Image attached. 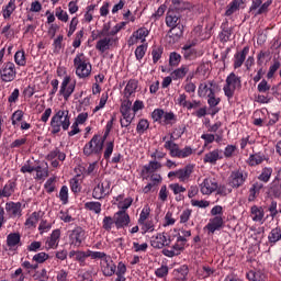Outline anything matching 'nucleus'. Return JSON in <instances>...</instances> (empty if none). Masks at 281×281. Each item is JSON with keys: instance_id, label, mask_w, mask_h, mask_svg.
Returning <instances> with one entry per match:
<instances>
[{"instance_id": "obj_1", "label": "nucleus", "mask_w": 281, "mask_h": 281, "mask_svg": "<svg viewBox=\"0 0 281 281\" xmlns=\"http://www.w3.org/2000/svg\"><path fill=\"white\" fill-rule=\"evenodd\" d=\"M109 30H111V24H104L103 29L99 33V36L103 37L97 42L95 49L104 54L111 47H117L119 38L117 36H110Z\"/></svg>"}, {"instance_id": "obj_2", "label": "nucleus", "mask_w": 281, "mask_h": 281, "mask_svg": "<svg viewBox=\"0 0 281 281\" xmlns=\"http://www.w3.org/2000/svg\"><path fill=\"white\" fill-rule=\"evenodd\" d=\"M69 126H71V122L67 110L57 111L50 120V128L54 135L60 133V127L63 131H68Z\"/></svg>"}, {"instance_id": "obj_3", "label": "nucleus", "mask_w": 281, "mask_h": 281, "mask_svg": "<svg viewBox=\"0 0 281 281\" xmlns=\"http://www.w3.org/2000/svg\"><path fill=\"white\" fill-rule=\"evenodd\" d=\"M190 8H192V4L186 3V2H183V7L171 5L166 13V19H165L166 25L168 27H175L177 25H181V21H182L181 12L182 10H190Z\"/></svg>"}, {"instance_id": "obj_4", "label": "nucleus", "mask_w": 281, "mask_h": 281, "mask_svg": "<svg viewBox=\"0 0 281 281\" xmlns=\"http://www.w3.org/2000/svg\"><path fill=\"white\" fill-rule=\"evenodd\" d=\"M74 67L78 78H89L91 76V63L85 56V53H79L74 59Z\"/></svg>"}, {"instance_id": "obj_5", "label": "nucleus", "mask_w": 281, "mask_h": 281, "mask_svg": "<svg viewBox=\"0 0 281 281\" xmlns=\"http://www.w3.org/2000/svg\"><path fill=\"white\" fill-rule=\"evenodd\" d=\"M175 136L170 135V140L165 142V148L170 153L172 157H178V159H186V157H190L194 150L190 146H186L183 149L179 148L177 143L172 142Z\"/></svg>"}, {"instance_id": "obj_6", "label": "nucleus", "mask_w": 281, "mask_h": 281, "mask_svg": "<svg viewBox=\"0 0 281 281\" xmlns=\"http://www.w3.org/2000/svg\"><path fill=\"white\" fill-rule=\"evenodd\" d=\"M241 86L240 77L236 76L234 72H231L226 78V83L223 87V91L228 100H231V98H234L236 89H240Z\"/></svg>"}, {"instance_id": "obj_7", "label": "nucleus", "mask_w": 281, "mask_h": 281, "mask_svg": "<svg viewBox=\"0 0 281 281\" xmlns=\"http://www.w3.org/2000/svg\"><path fill=\"white\" fill-rule=\"evenodd\" d=\"M104 148V138H101L98 135H94L91 140L85 145L83 155L90 157V155H100Z\"/></svg>"}, {"instance_id": "obj_8", "label": "nucleus", "mask_w": 281, "mask_h": 281, "mask_svg": "<svg viewBox=\"0 0 281 281\" xmlns=\"http://www.w3.org/2000/svg\"><path fill=\"white\" fill-rule=\"evenodd\" d=\"M95 187L92 191L93 199H104V196H109L111 194V181L105 180L101 182L99 179L94 180Z\"/></svg>"}, {"instance_id": "obj_9", "label": "nucleus", "mask_w": 281, "mask_h": 281, "mask_svg": "<svg viewBox=\"0 0 281 281\" xmlns=\"http://www.w3.org/2000/svg\"><path fill=\"white\" fill-rule=\"evenodd\" d=\"M16 78V66L14 63H4L0 69V79L2 82H13Z\"/></svg>"}, {"instance_id": "obj_10", "label": "nucleus", "mask_w": 281, "mask_h": 281, "mask_svg": "<svg viewBox=\"0 0 281 281\" xmlns=\"http://www.w3.org/2000/svg\"><path fill=\"white\" fill-rule=\"evenodd\" d=\"M216 190H218V182H216V179H214L212 177L205 178L200 183L201 194L210 196V194H213V192H216Z\"/></svg>"}, {"instance_id": "obj_11", "label": "nucleus", "mask_w": 281, "mask_h": 281, "mask_svg": "<svg viewBox=\"0 0 281 281\" xmlns=\"http://www.w3.org/2000/svg\"><path fill=\"white\" fill-rule=\"evenodd\" d=\"M100 267L105 278H111L117 272V266H115V262H113V259H111V257L101 260Z\"/></svg>"}, {"instance_id": "obj_12", "label": "nucleus", "mask_w": 281, "mask_h": 281, "mask_svg": "<svg viewBox=\"0 0 281 281\" xmlns=\"http://www.w3.org/2000/svg\"><path fill=\"white\" fill-rule=\"evenodd\" d=\"M245 181H247V175L243 173V171H232L228 177V186L231 188L238 189L245 184Z\"/></svg>"}, {"instance_id": "obj_13", "label": "nucleus", "mask_w": 281, "mask_h": 281, "mask_svg": "<svg viewBox=\"0 0 281 281\" xmlns=\"http://www.w3.org/2000/svg\"><path fill=\"white\" fill-rule=\"evenodd\" d=\"M150 245L154 249H164V247L170 245V236L166 233H159L151 237Z\"/></svg>"}, {"instance_id": "obj_14", "label": "nucleus", "mask_w": 281, "mask_h": 281, "mask_svg": "<svg viewBox=\"0 0 281 281\" xmlns=\"http://www.w3.org/2000/svg\"><path fill=\"white\" fill-rule=\"evenodd\" d=\"M86 236L87 233L85 232V229H82V227H76L69 234L70 245H74L75 247H80Z\"/></svg>"}, {"instance_id": "obj_15", "label": "nucleus", "mask_w": 281, "mask_h": 281, "mask_svg": "<svg viewBox=\"0 0 281 281\" xmlns=\"http://www.w3.org/2000/svg\"><path fill=\"white\" fill-rule=\"evenodd\" d=\"M71 77L66 76L61 82L59 93L64 97V100H69L71 93L76 90V85L70 83ZM70 83V85H69Z\"/></svg>"}, {"instance_id": "obj_16", "label": "nucleus", "mask_w": 281, "mask_h": 281, "mask_svg": "<svg viewBox=\"0 0 281 281\" xmlns=\"http://www.w3.org/2000/svg\"><path fill=\"white\" fill-rule=\"evenodd\" d=\"M148 34H150L148 29L140 27L132 34V36L130 37L127 43L130 46L137 44L138 41H142V43H144L146 41V36H148Z\"/></svg>"}, {"instance_id": "obj_17", "label": "nucleus", "mask_w": 281, "mask_h": 281, "mask_svg": "<svg viewBox=\"0 0 281 281\" xmlns=\"http://www.w3.org/2000/svg\"><path fill=\"white\" fill-rule=\"evenodd\" d=\"M131 223V217L126 211H120L114 216V224L116 225L117 229L122 227H126Z\"/></svg>"}, {"instance_id": "obj_18", "label": "nucleus", "mask_w": 281, "mask_h": 281, "mask_svg": "<svg viewBox=\"0 0 281 281\" xmlns=\"http://www.w3.org/2000/svg\"><path fill=\"white\" fill-rule=\"evenodd\" d=\"M214 94V82H203L200 83L198 89L199 98H210V95Z\"/></svg>"}, {"instance_id": "obj_19", "label": "nucleus", "mask_w": 281, "mask_h": 281, "mask_svg": "<svg viewBox=\"0 0 281 281\" xmlns=\"http://www.w3.org/2000/svg\"><path fill=\"white\" fill-rule=\"evenodd\" d=\"M60 243V229H55L52 232L50 236L46 239V249H57Z\"/></svg>"}, {"instance_id": "obj_20", "label": "nucleus", "mask_w": 281, "mask_h": 281, "mask_svg": "<svg viewBox=\"0 0 281 281\" xmlns=\"http://www.w3.org/2000/svg\"><path fill=\"white\" fill-rule=\"evenodd\" d=\"M192 172H194V166L188 165L182 169L177 170V178L182 183H186V181H189L190 177L192 176Z\"/></svg>"}, {"instance_id": "obj_21", "label": "nucleus", "mask_w": 281, "mask_h": 281, "mask_svg": "<svg viewBox=\"0 0 281 281\" xmlns=\"http://www.w3.org/2000/svg\"><path fill=\"white\" fill-rule=\"evenodd\" d=\"M5 212L13 218L21 216V202H7Z\"/></svg>"}, {"instance_id": "obj_22", "label": "nucleus", "mask_w": 281, "mask_h": 281, "mask_svg": "<svg viewBox=\"0 0 281 281\" xmlns=\"http://www.w3.org/2000/svg\"><path fill=\"white\" fill-rule=\"evenodd\" d=\"M247 54H249L248 46H245L241 52H237L235 54V60H234V68L239 69V67H243V63H245L247 58Z\"/></svg>"}, {"instance_id": "obj_23", "label": "nucleus", "mask_w": 281, "mask_h": 281, "mask_svg": "<svg viewBox=\"0 0 281 281\" xmlns=\"http://www.w3.org/2000/svg\"><path fill=\"white\" fill-rule=\"evenodd\" d=\"M250 216L255 223L262 222V218H265V209H262V206L252 205L250 207Z\"/></svg>"}, {"instance_id": "obj_24", "label": "nucleus", "mask_w": 281, "mask_h": 281, "mask_svg": "<svg viewBox=\"0 0 281 281\" xmlns=\"http://www.w3.org/2000/svg\"><path fill=\"white\" fill-rule=\"evenodd\" d=\"M223 227V217L221 215H217L210 220V223L206 225V229L211 232V234H214L216 229H221Z\"/></svg>"}, {"instance_id": "obj_25", "label": "nucleus", "mask_w": 281, "mask_h": 281, "mask_svg": "<svg viewBox=\"0 0 281 281\" xmlns=\"http://www.w3.org/2000/svg\"><path fill=\"white\" fill-rule=\"evenodd\" d=\"M161 168V165L157 160H151L147 166H144L142 169V175H153V172H157Z\"/></svg>"}, {"instance_id": "obj_26", "label": "nucleus", "mask_w": 281, "mask_h": 281, "mask_svg": "<svg viewBox=\"0 0 281 281\" xmlns=\"http://www.w3.org/2000/svg\"><path fill=\"white\" fill-rule=\"evenodd\" d=\"M240 5H243V0H233L227 7L225 16H232L235 12L240 10Z\"/></svg>"}, {"instance_id": "obj_27", "label": "nucleus", "mask_w": 281, "mask_h": 281, "mask_svg": "<svg viewBox=\"0 0 281 281\" xmlns=\"http://www.w3.org/2000/svg\"><path fill=\"white\" fill-rule=\"evenodd\" d=\"M16 183L9 181L2 190H0V198H10L11 194H14Z\"/></svg>"}, {"instance_id": "obj_28", "label": "nucleus", "mask_w": 281, "mask_h": 281, "mask_svg": "<svg viewBox=\"0 0 281 281\" xmlns=\"http://www.w3.org/2000/svg\"><path fill=\"white\" fill-rule=\"evenodd\" d=\"M221 159V154L218 149H214L213 151H210L204 155V164H216L217 160Z\"/></svg>"}, {"instance_id": "obj_29", "label": "nucleus", "mask_w": 281, "mask_h": 281, "mask_svg": "<svg viewBox=\"0 0 281 281\" xmlns=\"http://www.w3.org/2000/svg\"><path fill=\"white\" fill-rule=\"evenodd\" d=\"M188 71H190V68L188 66H181L180 68L171 72V78L173 80H182L184 76H188Z\"/></svg>"}, {"instance_id": "obj_30", "label": "nucleus", "mask_w": 281, "mask_h": 281, "mask_svg": "<svg viewBox=\"0 0 281 281\" xmlns=\"http://www.w3.org/2000/svg\"><path fill=\"white\" fill-rule=\"evenodd\" d=\"M232 34H233L232 26H229L228 24H222V32L220 34L221 41H224V43H227V41H229V38L232 37Z\"/></svg>"}, {"instance_id": "obj_31", "label": "nucleus", "mask_w": 281, "mask_h": 281, "mask_svg": "<svg viewBox=\"0 0 281 281\" xmlns=\"http://www.w3.org/2000/svg\"><path fill=\"white\" fill-rule=\"evenodd\" d=\"M115 274L117 277L115 281H126V277H124L126 274V265L124 262H119Z\"/></svg>"}, {"instance_id": "obj_32", "label": "nucleus", "mask_w": 281, "mask_h": 281, "mask_svg": "<svg viewBox=\"0 0 281 281\" xmlns=\"http://www.w3.org/2000/svg\"><path fill=\"white\" fill-rule=\"evenodd\" d=\"M268 240L271 245H276V243L281 240V229L279 227L273 228L268 236Z\"/></svg>"}, {"instance_id": "obj_33", "label": "nucleus", "mask_w": 281, "mask_h": 281, "mask_svg": "<svg viewBox=\"0 0 281 281\" xmlns=\"http://www.w3.org/2000/svg\"><path fill=\"white\" fill-rule=\"evenodd\" d=\"M169 36L171 38H181L183 36V25L171 26L169 30Z\"/></svg>"}, {"instance_id": "obj_34", "label": "nucleus", "mask_w": 281, "mask_h": 281, "mask_svg": "<svg viewBox=\"0 0 281 281\" xmlns=\"http://www.w3.org/2000/svg\"><path fill=\"white\" fill-rule=\"evenodd\" d=\"M21 243V235L18 233H11L7 237L8 247H16V244Z\"/></svg>"}, {"instance_id": "obj_35", "label": "nucleus", "mask_w": 281, "mask_h": 281, "mask_svg": "<svg viewBox=\"0 0 281 281\" xmlns=\"http://www.w3.org/2000/svg\"><path fill=\"white\" fill-rule=\"evenodd\" d=\"M86 210L94 212V214H100L102 212V204L100 202H87L85 204Z\"/></svg>"}, {"instance_id": "obj_36", "label": "nucleus", "mask_w": 281, "mask_h": 281, "mask_svg": "<svg viewBox=\"0 0 281 281\" xmlns=\"http://www.w3.org/2000/svg\"><path fill=\"white\" fill-rule=\"evenodd\" d=\"M137 90V81L130 80L124 89V95L128 98L132 93H134Z\"/></svg>"}, {"instance_id": "obj_37", "label": "nucleus", "mask_w": 281, "mask_h": 281, "mask_svg": "<svg viewBox=\"0 0 281 281\" xmlns=\"http://www.w3.org/2000/svg\"><path fill=\"white\" fill-rule=\"evenodd\" d=\"M247 278L250 281H265L266 277L265 273H262L261 271L251 270L247 273Z\"/></svg>"}, {"instance_id": "obj_38", "label": "nucleus", "mask_w": 281, "mask_h": 281, "mask_svg": "<svg viewBox=\"0 0 281 281\" xmlns=\"http://www.w3.org/2000/svg\"><path fill=\"white\" fill-rule=\"evenodd\" d=\"M15 64L19 65V67H25L26 60H25V52L24 50H18L14 55Z\"/></svg>"}, {"instance_id": "obj_39", "label": "nucleus", "mask_w": 281, "mask_h": 281, "mask_svg": "<svg viewBox=\"0 0 281 281\" xmlns=\"http://www.w3.org/2000/svg\"><path fill=\"white\" fill-rule=\"evenodd\" d=\"M271 175H273V169L266 167L262 169L261 175L258 177V179L259 181H263V183H267L271 179Z\"/></svg>"}, {"instance_id": "obj_40", "label": "nucleus", "mask_w": 281, "mask_h": 281, "mask_svg": "<svg viewBox=\"0 0 281 281\" xmlns=\"http://www.w3.org/2000/svg\"><path fill=\"white\" fill-rule=\"evenodd\" d=\"M59 199L63 205H67L69 203V188L67 186H63L59 191Z\"/></svg>"}, {"instance_id": "obj_41", "label": "nucleus", "mask_w": 281, "mask_h": 281, "mask_svg": "<svg viewBox=\"0 0 281 281\" xmlns=\"http://www.w3.org/2000/svg\"><path fill=\"white\" fill-rule=\"evenodd\" d=\"M271 191L273 192L274 196L281 199V181L280 179L276 178L271 183Z\"/></svg>"}, {"instance_id": "obj_42", "label": "nucleus", "mask_w": 281, "mask_h": 281, "mask_svg": "<svg viewBox=\"0 0 281 281\" xmlns=\"http://www.w3.org/2000/svg\"><path fill=\"white\" fill-rule=\"evenodd\" d=\"M14 10H16V5L14 4V1H10L8 5L3 9V19H10Z\"/></svg>"}, {"instance_id": "obj_43", "label": "nucleus", "mask_w": 281, "mask_h": 281, "mask_svg": "<svg viewBox=\"0 0 281 281\" xmlns=\"http://www.w3.org/2000/svg\"><path fill=\"white\" fill-rule=\"evenodd\" d=\"M182 49H183V56L187 60H192V58H194L196 52L192 49V45H184Z\"/></svg>"}, {"instance_id": "obj_44", "label": "nucleus", "mask_w": 281, "mask_h": 281, "mask_svg": "<svg viewBox=\"0 0 281 281\" xmlns=\"http://www.w3.org/2000/svg\"><path fill=\"white\" fill-rule=\"evenodd\" d=\"M149 126L150 123H148V120L142 119L137 124L136 131L142 135L143 133H146V131H148Z\"/></svg>"}, {"instance_id": "obj_45", "label": "nucleus", "mask_w": 281, "mask_h": 281, "mask_svg": "<svg viewBox=\"0 0 281 281\" xmlns=\"http://www.w3.org/2000/svg\"><path fill=\"white\" fill-rule=\"evenodd\" d=\"M89 254V258H91L92 260H105V258H109V256H106V254L102 252V251H91L88 250Z\"/></svg>"}, {"instance_id": "obj_46", "label": "nucleus", "mask_w": 281, "mask_h": 281, "mask_svg": "<svg viewBox=\"0 0 281 281\" xmlns=\"http://www.w3.org/2000/svg\"><path fill=\"white\" fill-rule=\"evenodd\" d=\"M257 91H259V93H269V91H271V85H269V82H267V80L263 79L257 86Z\"/></svg>"}, {"instance_id": "obj_47", "label": "nucleus", "mask_w": 281, "mask_h": 281, "mask_svg": "<svg viewBox=\"0 0 281 281\" xmlns=\"http://www.w3.org/2000/svg\"><path fill=\"white\" fill-rule=\"evenodd\" d=\"M36 223H38V213L34 212L26 220L25 226L26 227H36Z\"/></svg>"}, {"instance_id": "obj_48", "label": "nucleus", "mask_w": 281, "mask_h": 281, "mask_svg": "<svg viewBox=\"0 0 281 281\" xmlns=\"http://www.w3.org/2000/svg\"><path fill=\"white\" fill-rule=\"evenodd\" d=\"M179 63H181V55L178 53H171L169 56V65L170 67H178Z\"/></svg>"}, {"instance_id": "obj_49", "label": "nucleus", "mask_w": 281, "mask_h": 281, "mask_svg": "<svg viewBox=\"0 0 281 281\" xmlns=\"http://www.w3.org/2000/svg\"><path fill=\"white\" fill-rule=\"evenodd\" d=\"M55 15L59 21H63L64 23H67L69 21V14L63 10V8H57L55 11Z\"/></svg>"}, {"instance_id": "obj_50", "label": "nucleus", "mask_w": 281, "mask_h": 281, "mask_svg": "<svg viewBox=\"0 0 281 281\" xmlns=\"http://www.w3.org/2000/svg\"><path fill=\"white\" fill-rule=\"evenodd\" d=\"M131 106H133V102H131V100L123 101L121 105L122 115H131Z\"/></svg>"}, {"instance_id": "obj_51", "label": "nucleus", "mask_w": 281, "mask_h": 281, "mask_svg": "<svg viewBox=\"0 0 281 281\" xmlns=\"http://www.w3.org/2000/svg\"><path fill=\"white\" fill-rule=\"evenodd\" d=\"M262 161H265V158L259 154H254L249 157L250 166H259V164H262Z\"/></svg>"}, {"instance_id": "obj_52", "label": "nucleus", "mask_w": 281, "mask_h": 281, "mask_svg": "<svg viewBox=\"0 0 281 281\" xmlns=\"http://www.w3.org/2000/svg\"><path fill=\"white\" fill-rule=\"evenodd\" d=\"M139 225L142 226L143 234H146V232H155V224L153 221H145Z\"/></svg>"}, {"instance_id": "obj_53", "label": "nucleus", "mask_w": 281, "mask_h": 281, "mask_svg": "<svg viewBox=\"0 0 281 281\" xmlns=\"http://www.w3.org/2000/svg\"><path fill=\"white\" fill-rule=\"evenodd\" d=\"M48 259H49V255H47L46 252H38L33 256V261L40 265H43V262H45V260H48Z\"/></svg>"}, {"instance_id": "obj_54", "label": "nucleus", "mask_w": 281, "mask_h": 281, "mask_svg": "<svg viewBox=\"0 0 281 281\" xmlns=\"http://www.w3.org/2000/svg\"><path fill=\"white\" fill-rule=\"evenodd\" d=\"M207 104L209 106H211V109H214V106H218V104L221 103V98H216V94H210L207 97Z\"/></svg>"}, {"instance_id": "obj_55", "label": "nucleus", "mask_w": 281, "mask_h": 281, "mask_svg": "<svg viewBox=\"0 0 281 281\" xmlns=\"http://www.w3.org/2000/svg\"><path fill=\"white\" fill-rule=\"evenodd\" d=\"M236 153V145H227L224 149V157L227 159L234 157V154Z\"/></svg>"}, {"instance_id": "obj_56", "label": "nucleus", "mask_w": 281, "mask_h": 281, "mask_svg": "<svg viewBox=\"0 0 281 281\" xmlns=\"http://www.w3.org/2000/svg\"><path fill=\"white\" fill-rule=\"evenodd\" d=\"M161 54H164V48L161 47H155L151 50L153 61L157 63L161 58Z\"/></svg>"}, {"instance_id": "obj_57", "label": "nucleus", "mask_w": 281, "mask_h": 281, "mask_svg": "<svg viewBox=\"0 0 281 281\" xmlns=\"http://www.w3.org/2000/svg\"><path fill=\"white\" fill-rule=\"evenodd\" d=\"M281 65L280 61H274L272 66H270L269 71L267 74V78L271 79L273 78L276 71H278V69H280Z\"/></svg>"}, {"instance_id": "obj_58", "label": "nucleus", "mask_w": 281, "mask_h": 281, "mask_svg": "<svg viewBox=\"0 0 281 281\" xmlns=\"http://www.w3.org/2000/svg\"><path fill=\"white\" fill-rule=\"evenodd\" d=\"M113 223H115V221H113V217L105 216L103 218V229H105V232H111V227H113Z\"/></svg>"}, {"instance_id": "obj_59", "label": "nucleus", "mask_w": 281, "mask_h": 281, "mask_svg": "<svg viewBox=\"0 0 281 281\" xmlns=\"http://www.w3.org/2000/svg\"><path fill=\"white\" fill-rule=\"evenodd\" d=\"M123 119H121V126L122 128H126L131 126V122H133V116L131 114H122Z\"/></svg>"}, {"instance_id": "obj_60", "label": "nucleus", "mask_w": 281, "mask_h": 281, "mask_svg": "<svg viewBox=\"0 0 281 281\" xmlns=\"http://www.w3.org/2000/svg\"><path fill=\"white\" fill-rule=\"evenodd\" d=\"M89 258V250L88 251H78L76 252V260L80 262V265H85V260Z\"/></svg>"}, {"instance_id": "obj_61", "label": "nucleus", "mask_w": 281, "mask_h": 281, "mask_svg": "<svg viewBox=\"0 0 281 281\" xmlns=\"http://www.w3.org/2000/svg\"><path fill=\"white\" fill-rule=\"evenodd\" d=\"M169 188L172 190L173 194H181L182 192H186V187L179 183H172L169 186Z\"/></svg>"}, {"instance_id": "obj_62", "label": "nucleus", "mask_w": 281, "mask_h": 281, "mask_svg": "<svg viewBox=\"0 0 281 281\" xmlns=\"http://www.w3.org/2000/svg\"><path fill=\"white\" fill-rule=\"evenodd\" d=\"M191 216H192V210L187 209V210L182 211V213L180 215V223H188V221H190Z\"/></svg>"}, {"instance_id": "obj_63", "label": "nucleus", "mask_w": 281, "mask_h": 281, "mask_svg": "<svg viewBox=\"0 0 281 281\" xmlns=\"http://www.w3.org/2000/svg\"><path fill=\"white\" fill-rule=\"evenodd\" d=\"M135 56H136L137 60H142V58H144V56H146V46L139 45L135 50Z\"/></svg>"}, {"instance_id": "obj_64", "label": "nucleus", "mask_w": 281, "mask_h": 281, "mask_svg": "<svg viewBox=\"0 0 281 281\" xmlns=\"http://www.w3.org/2000/svg\"><path fill=\"white\" fill-rule=\"evenodd\" d=\"M157 278H166L168 276V266H161L155 271Z\"/></svg>"}]
</instances>
